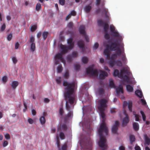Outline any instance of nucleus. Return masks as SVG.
I'll return each instance as SVG.
<instances>
[{
	"instance_id": "nucleus-18",
	"label": "nucleus",
	"mask_w": 150,
	"mask_h": 150,
	"mask_svg": "<svg viewBox=\"0 0 150 150\" xmlns=\"http://www.w3.org/2000/svg\"><path fill=\"white\" fill-rule=\"evenodd\" d=\"M92 9V6L91 4L86 5L84 8L85 11L86 13H89Z\"/></svg>"
},
{
	"instance_id": "nucleus-56",
	"label": "nucleus",
	"mask_w": 150,
	"mask_h": 150,
	"mask_svg": "<svg viewBox=\"0 0 150 150\" xmlns=\"http://www.w3.org/2000/svg\"><path fill=\"white\" fill-rule=\"evenodd\" d=\"M64 113L63 109L62 108H60L59 110V113L60 115L62 116Z\"/></svg>"
},
{
	"instance_id": "nucleus-49",
	"label": "nucleus",
	"mask_w": 150,
	"mask_h": 150,
	"mask_svg": "<svg viewBox=\"0 0 150 150\" xmlns=\"http://www.w3.org/2000/svg\"><path fill=\"white\" fill-rule=\"evenodd\" d=\"M56 82L58 84H60L61 83V77H59L56 79Z\"/></svg>"
},
{
	"instance_id": "nucleus-39",
	"label": "nucleus",
	"mask_w": 150,
	"mask_h": 150,
	"mask_svg": "<svg viewBox=\"0 0 150 150\" xmlns=\"http://www.w3.org/2000/svg\"><path fill=\"white\" fill-rule=\"evenodd\" d=\"M63 70L62 67L61 65H59L57 67V71L58 73H60Z\"/></svg>"
},
{
	"instance_id": "nucleus-55",
	"label": "nucleus",
	"mask_w": 150,
	"mask_h": 150,
	"mask_svg": "<svg viewBox=\"0 0 150 150\" xmlns=\"http://www.w3.org/2000/svg\"><path fill=\"white\" fill-rule=\"evenodd\" d=\"M80 68V66L79 64H76L75 66V69L76 70L79 71Z\"/></svg>"
},
{
	"instance_id": "nucleus-44",
	"label": "nucleus",
	"mask_w": 150,
	"mask_h": 150,
	"mask_svg": "<svg viewBox=\"0 0 150 150\" xmlns=\"http://www.w3.org/2000/svg\"><path fill=\"white\" fill-rule=\"evenodd\" d=\"M37 28V25H32L30 28V30L32 32H34Z\"/></svg>"
},
{
	"instance_id": "nucleus-25",
	"label": "nucleus",
	"mask_w": 150,
	"mask_h": 150,
	"mask_svg": "<svg viewBox=\"0 0 150 150\" xmlns=\"http://www.w3.org/2000/svg\"><path fill=\"white\" fill-rule=\"evenodd\" d=\"M135 94L140 98L142 97V92L139 90H137L135 91Z\"/></svg>"
},
{
	"instance_id": "nucleus-3",
	"label": "nucleus",
	"mask_w": 150,
	"mask_h": 150,
	"mask_svg": "<svg viewBox=\"0 0 150 150\" xmlns=\"http://www.w3.org/2000/svg\"><path fill=\"white\" fill-rule=\"evenodd\" d=\"M106 48L103 52L104 55L107 56V57H109L110 54V51H116L117 48L119 47V44L116 42H112L110 45L106 44Z\"/></svg>"
},
{
	"instance_id": "nucleus-58",
	"label": "nucleus",
	"mask_w": 150,
	"mask_h": 150,
	"mask_svg": "<svg viewBox=\"0 0 150 150\" xmlns=\"http://www.w3.org/2000/svg\"><path fill=\"white\" fill-rule=\"evenodd\" d=\"M122 60L124 62L126 61V58L125 57V54H123L122 55Z\"/></svg>"
},
{
	"instance_id": "nucleus-24",
	"label": "nucleus",
	"mask_w": 150,
	"mask_h": 150,
	"mask_svg": "<svg viewBox=\"0 0 150 150\" xmlns=\"http://www.w3.org/2000/svg\"><path fill=\"white\" fill-rule=\"evenodd\" d=\"M18 82L16 81H14L12 82L11 86L13 89H15L16 87L18 85Z\"/></svg>"
},
{
	"instance_id": "nucleus-41",
	"label": "nucleus",
	"mask_w": 150,
	"mask_h": 150,
	"mask_svg": "<svg viewBox=\"0 0 150 150\" xmlns=\"http://www.w3.org/2000/svg\"><path fill=\"white\" fill-rule=\"evenodd\" d=\"M122 78H123L124 81H126L128 83H129V77L126 75L123 76V77Z\"/></svg>"
},
{
	"instance_id": "nucleus-46",
	"label": "nucleus",
	"mask_w": 150,
	"mask_h": 150,
	"mask_svg": "<svg viewBox=\"0 0 150 150\" xmlns=\"http://www.w3.org/2000/svg\"><path fill=\"white\" fill-rule=\"evenodd\" d=\"M59 136L60 139L62 140L64 139L65 138V135L63 132H60Z\"/></svg>"
},
{
	"instance_id": "nucleus-59",
	"label": "nucleus",
	"mask_w": 150,
	"mask_h": 150,
	"mask_svg": "<svg viewBox=\"0 0 150 150\" xmlns=\"http://www.w3.org/2000/svg\"><path fill=\"white\" fill-rule=\"evenodd\" d=\"M12 61L14 64H16L17 62V60L15 57H13L12 58Z\"/></svg>"
},
{
	"instance_id": "nucleus-63",
	"label": "nucleus",
	"mask_w": 150,
	"mask_h": 150,
	"mask_svg": "<svg viewBox=\"0 0 150 150\" xmlns=\"http://www.w3.org/2000/svg\"><path fill=\"white\" fill-rule=\"evenodd\" d=\"M59 4L62 5H64L65 3V0H59Z\"/></svg>"
},
{
	"instance_id": "nucleus-37",
	"label": "nucleus",
	"mask_w": 150,
	"mask_h": 150,
	"mask_svg": "<svg viewBox=\"0 0 150 150\" xmlns=\"http://www.w3.org/2000/svg\"><path fill=\"white\" fill-rule=\"evenodd\" d=\"M48 34V32L47 31L43 32L42 34V36L44 40H45L46 39Z\"/></svg>"
},
{
	"instance_id": "nucleus-23",
	"label": "nucleus",
	"mask_w": 150,
	"mask_h": 150,
	"mask_svg": "<svg viewBox=\"0 0 150 150\" xmlns=\"http://www.w3.org/2000/svg\"><path fill=\"white\" fill-rule=\"evenodd\" d=\"M126 89L128 92H132L133 91V88L132 86L129 84L126 86Z\"/></svg>"
},
{
	"instance_id": "nucleus-31",
	"label": "nucleus",
	"mask_w": 150,
	"mask_h": 150,
	"mask_svg": "<svg viewBox=\"0 0 150 150\" xmlns=\"http://www.w3.org/2000/svg\"><path fill=\"white\" fill-rule=\"evenodd\" d=\"M109 28V25L106 23H105L104 25V30L105 32H108Z\"/></svg>"
},
{
	"instance_id": "nucleus-20",
	"label": "nucleus",
	"mask_w": 150,
	"mask_h": 150,
	"mask_svg": "<svg viewBox=\"0 0 150 150\" xmlns=\"http://www.w3.org/2000/svg\"><path fill=\"white\" fill-rule=\"evenodd\" d=\"M46 114V113L45 112H44L43 113V116H42L40 119V121L42 125L44 124L45 122V117Z\"/></svg>"
},
{
	"instance_id": "nucleus-53",
	"label": "nucleus",
	"mask_w": 150,
	"mask_h": 150,
	"mask_svg": "<svg viewBox=\"0 0 150 150\" xmlns=\"http://www.w3.org/2000/svg\"><path fill=\"white\" fill-rule=\"evenodd\" d=\"M4 137L6 139L8 140L10 139V136L8 133H6L4 135Z\"/></svg>"
},
{
	"instance_id": "nucleus-36",
	"label": "nucleus",
	"mask_w": 150,
	"mask_h": 150,
	"mask_svg": "<svg viewBox=\"0 0 150 150\" xmlns=\"http://www.w3.org/2000/svg\"><path fill=\"white\" fill-rule=\"evenodd\" d=\"M81 60L83 63L86 64L88 62V59L86 57H82Z\"/></svg>"
},
{
	"instance_id": "nucleus-19",
	"label": "nucleus",
	"mask_w": 150,
	"mask_h": 150,
	"mask_svg": "<svg viewBox=\"0 0 150 150\" xmlns=\"http://www.w3.org/2000/svg\"><path fill=\"white\" fill-rule=\"evenodd\" d=\"M124 73H125L127 74H128L129 73V71L128 70L125 69V68L121 69L120 71V76L123 78Z\"/></svg>"
},
{
	"instance_id": "nucleus-57",
	"label": "nucleus",
	"mask_w": 150,
	"mask_h": 150,
	"mask_svg": "<svg viewBox=\"0 0 150 150\" xmlns=\"http://www.w3.org/2000/svg\"><path fill=\"white\" fill-rule=\"evenodd\" d=\"M23 105L24 108L23 109V112H25L27 109V106L25 102H23Z\"/></svg>"
},
{
	"instance_id": "nucleus-51",
	"label": "nucleus",
	"mask_w": 150,
	"mask_h": 150,
	"mask_svg": "<svg viewBox=\"0 0 150 150\" xmlns=\"http://www.w3.org/2000/svg\"><path fill=\"white\" fill-rule=\"evenodd\" d=\"M134 115L135 116L136 121H139V115L138 114H136L135 113H134Z\"/></svg>"
},
{
	"instance_id": "nucleus-35",
	"label": "nucleus",
	"mask_w": 150,
	"mask_h": 150,
	"mask_svg": "<svg viewBox=\"0 0 150 150\" xmlns=\"http://www.w3.org/2000/svg\"><path fill=\"white\" fill-rule=\"evenodd\" d=\"M105 23L102 20H99L98 21V23L99 26H103L104 25Z\"/></svg>"
},
{
	"instance_id": "nucleus-54",
	"label": "nucleus",
	"mask_w": 150,
	"mask_h": 150,
	"mask_svg": "<svg viewBox=\"0 0 150 150\" xmlns=\"http://www.w3.org/2000/svg\"><path fill=\"white\" fill-rule=\"evenodd\" d=\"M12 34L11 33L9 34L7 36V38L8 40L9 41H10L12 39Z\"/></svg>"
},
{
	"instance_id": "nucleus-5",
	"label": "nucleus",
	"mask_w": 150,
	"mask_h": 150,
	"mask_svg": "<svg viewBox=\"0 0 150 150\" xmlns=\"http://www.w3.org/2000/svg\"><path fill=\"white\" fill-rule=\"evenodd\" d=\"M106 59L109 60L108 62V64L110 67H113L114 66V64L115 62V60L117 58V55L116 53H114L110 57V54L109 57H107L106 56Z\"/></svg>"
},
{
	"instance_id": "nucleus-50",
	"label": "nucleus",
	"mask_w": 150,
	"mask_h": 150,
	"mask_svg": "<svg viewBox=\"0 0 150 150\" xmlns=\"http://www.w3.org/2000/svg\"><path fill=\"white\" fill-rule=\"evenodd\" d=\"M104 35V38L106 40H109L110 38V36L107 32H105Z\"/></svg>"
},
{
	"instance_id": "nucleus-16",
	"label": "nucleus",
	"mask_w": 150,
	"mask_h": 150,
	"mask_svg": "<svg viewBox=\"0 0 150 150\" xmlns=\"http://www.w3.org/2000/svg\"><path fill=\"white\" fill-rule=\"evenodd\" d=\"M67 129V127L66 125L65 124H63L61 125L57 129V131H59L62 130H66Z\"/></svg>"
},
{
	"instance_id": "nucleus-1",
	"label": "nucleus",
	"mask_w": 150,
	"mask_h": 150,
	"mask_svg": "<svg viewBox=\"0 0 150 150\" xmlns=\"http://www.w3.org/2000/svg\"><path fill=\"white\" fill-rule=\"evenodd\" d=\"M107 100L106 99H102L99 101V105L98 107V109L100 112V116L102 120V123L98 130V132L100 138L98 144L99 146L102 148V150H105L107 147L106 143V139L104 137V135L103 134L104 133L105 135L106 136L108 133V129L105 123V114L104 112L105 108L107 107Z\"/></svg>"
},
{
	"instance_id": "nucleus-12",
	"label": "nucleus",
	"mask_w": 150,
	"mask_h": 150,
	"mask_svg": "<svg viewBox=\"0 0 150 150\" xmlns=\"http://www.w3.org/2000/svg\"><path fill=\"white\" fill-rule=\"evenodd\" d=\"M64 54L63 53H58L55 56V59H59L62 62H63L64 61V59L63 57V55Z\"/></svg>"
},
{
	"instance_id": "nucleus-61",
	"label": "nucleus",
	"mask_w": 150,
	"mask_h": 150,
	"mask_svg": "<svg viewBox=\"0 0 150 150\" xmlns=\"http://www.w3.org/2000/svg\"><path fill=\"white\" fill-rule=\"evenodd\" d=\"M6 28V25L5 23H4L1 27V30L2 31H4Z\"/></svg>"
},
{
	"instance_id": "nucleus-14",
	"label": "nucleus",
	"mask_w": 150,
	"mask_h": 150,
	"mask_svg": "<svg viewBox=\"0 0 150 150\" xmlns=\"http://www.w3.org/2000/svg\"><path fill=\"white\" fill-rule=\"evenodd\" d=\"M60 48L62 50V52L63 54H65L66 53L68 50H70L68 48V46L67 47L66 46L61 45L60 46Z\"/></svg>"
},
{
	"instance_id": "nucleus-52",
	"label": "nucleus",
	"mask_w": 150,
	"mask_h": 150,
	"mask_svg": "<svg viewBox=\"0 0 150 150\" xmlns=\"http://www.w3.org/2000/svg\"><path fill=\"white\" fill-rule=\"evenodd\" d=\"M67 148V144H64L62 146V150H66Z\"/></svg>"
},
{
	"instance_id": "nucleus-9",
	"label": "nucleus",
	"mask_w": 150,
	"mask_h": 150,
	"mask_svg": "<svg viewBox=\"0 0 150 150\" xmlns=\"http://www.w3.org/2000/svg\"><path fill=\"white\" fill-rule=\"evenodd\" d=\"M123 114L125 117L123 119L122 125L123 126H125L129 122V119L128 115L127 114L126 110L124 111Z\"/></svg>"
},
{
	"instance_id": "nucleus-15",
	"label": "nucleus",
	"mask_w": 150,
	"mask_h": 150,
	"mask_svg": "<svg viewBox=\"0 0 150 150\" xmlns=\"http://www.w3.org/2000/svg\"><path fill=\"white\" fill-rule=\"evenodd\" d=\"M116 91L117 95H119L120 92L123 93V90L122 86L120 85L119 86L116 88Z\"/></svg>"
},
{
	"instance_id": "nucleus-2",
	"label": "nucleus",
	"mask_w": 150,
	"mask_h": 150,
	"mask_svg": "<svg viewBox=\"0 0 150 150\" xmlns=\"http://www.w3.org/2000/svg\"><path fill=\"white\" fill-rule=\"evenodd\" d=\"M63 86L65 87L64 89V97L66 100V110L70 111L71 106L69 105L73 104L75 101V96L74 94V89L75 87V82L69 83L66 81H64Z\"/></svg>"
},
{
	"instance_id": "nucleus-62",
	"label": "nucleus",
	"mask_w": 150,
	"mask_h": 150,
	"mask_svg": "<svg viewBox=\"0 0 150 150\" xmlns=\"http://www.w3.org/2000/svg\"><path fill=\"white\" fill-rule=\"evenodd\" d=\"M141 101L142 102V104L143 105H146V103L145 100L143 99H141Z\"/></svg>"
},
{
	"instance_id": "nucleus-42",
	"label": "nucleus",
	"mask_w": 150,
	"mask_h": 150,
	"mask_svg": "<svg viewBox=\"0 0 150 150\" xmlns=\"http://www.w3.org/2000/svg\"><path fill=\"white\" fill-rule=\"evenodd\" d=\"M140 112L142 115L143 120L144 121H145L146 119V116L144 112L142 110H141L140 111Z\"/></svg>"
},
{
	"instance_id": "nucleus-40",
	"label": "nucleus",
	"mask_w": 150,
	"mask_h": 150,
	"mask_svg": "<svg viewBox=\"0 0 150 150\" xmlns=\"http://www.w3.org/2000/svg\"><path fill=\"white\" fill-rule=\"evenodd\" d=\"M74 26V24L72 22H69L67 25V27L70 29H72Z\"/></svg>"
},
{
	"instance_id": "nucleus-48",
	"label": "nucleus",
	"mask_w": 150,
	"mask_h": 150,
	"mask_svg": "<svg viewBox=\"0 0 150 150\" xmlns=\"http://www.w3.org/2000/svg\"><path fill=\"white\" fill-rule=\"evenodd\" d=\"M72 57L73 58L76 57H77L78 54L77 52L75 51H73L71 55Z\"/></svg>"
},
{
	"instance_id": "nucleus-8",
	"label": "nucleus",
	"mask_w": 150,
	"mask_h": 150,
	"mask_svg": "<svg viewBox=\"0 0 150 150\" xmlns=\"http://www.w3.org/2000/svg\"><path fill=\"white\" fill-rule=\"evenodd\" d=\"M35 40L34 37L33 36L30 37L28 42L31 43L30 50L33 52H34L35 49V44L34 42Z\"/></svg>"
},
{
	"instance_id": "nucleus-26",
	"label": "nucleus",
	"mask_w": 150,
	"mask_h": 150,
	"mask_svg": "<svg viewBox=\"0 0 150 150\" xmlns=\"http://www.w3.org/2000/svg\"><path fill=\"white\" fill-rule=\"evenodd\" d=\"M105 92V90L102 87L99 88L98 89V92L99 95L103 94Z\"/></svg>"
},
{
	"instance_id": "nucleus-43",
	"label": "nucleus",
	"mask_w": 150,
	"mask_h": 150,
	"mask_svg": "<svg viewBox=\"0 0 150 150\" xmlns=\"http://www.w3.org/2000/svg\"><path fill=\"white\" fill-rule=\"evenodd\" d=\"M109 86L112 88H115V85L114 84V82L112 80H110V83H109Z\"/></svg>"
},
{
	"instance_id": "nucleus-30",
	"label": "nucleus",
	"mask_w": 150,
	"mask_h": 150,
	"mask_svg": "<svg viewBox=\"0 0 150 150\" xmlns=\"http://www.w3.org/2000/svg\"><path fill=\"white\" fill-rule=\"evenodd\" d=\"M114 64V66L116 64L117 66L121 67L122 65V63L120 60L115 61Z\"/></svg>"
},
{
	"instance_id": "nucleus-32",
	"label": "nucleus",
	"mask_w": 150,
	"mask_h": 150,
	"mask_svg": "<svg viewBox=\"0 0 150 150\" xmlns=\"http://www.w3.org/2000/svg\"><path fill=\"white\" fill-rule=\"evenodd\" d=\"M117 56H120L122 54V51L119 47L116 50V53Z\"/></svg>"
},
{
	"instance_id": "nucleus-45",
	"label": "nucleus",
	"mask_w": 150,
	"mask_h": 150,
	"mask_svg": "<svg viewBox=\"0 0 150 150\" xmlns=\"http://www.w3.org/2000/svg\"><path fill=\"white\" fill-rule=\"evenodd\" d=\"M73 57L71 55H68L67 57V61L69 62H71L72 60Z\"/></svg>"
},
{
	"instance_id": "nucleus-4",
	"label": "nucleus",
	"mask_w": 150,
	"mask_h": 150,
	"mask_svg": "<svg viewBox=\"0 0 150 150\" xmlns=\"http://www.w3.org/2000/svg\"><path fill=\"white\" fill-rule=\"evenodd\" d=\"M80 144L82 148L84 149H91L92 145V141L89 137L86 140L81 141Z\"/></svg>"
},
{
	"instance_id": "nucleus-33",
	"label": "nucleus",
	"mask_w": 150,
	"mask_h": 150,
	"mask_svg": "<svg viewBox=\"0 0 150 150\" xmlns=\"http://www.w3.org/2000/svg\"><path fill=\"white\" fill-rule=\"evenodd\" d=\"M69 72L68 70L66 71L65 73L63 75L65 79H68L69 77Z\"/></svg>"
},
{
	"instance_id": "nucleus-17",
	"label": "nucleus",
	"mask_w": 150,
	"mask_h": 150,
	"mask_svg": "<svg viewBox=\"0 0 150 150\" xmlns=\"http://www.w3.org/2000/svg\"><path fill=\"white\" fill-rule=\"evenodd\" d=\"M85 29V27L84 25H81L79 29V30L80 34L83 35H85L86 34Z\"/></svg>"
},
{
	"instance_id": "nucleus-7",
	"label": "nucleus",
	"mask_w": 150,
	"mask_h": 150,
	"mask_svg": "<svg viewBox=\"0 0 150 150\" xmlns=\"http://www.w3.org/2000/svg\"><path fill=\"white\" fill-rule=\"evenodd\" d=\"M86 73L92 76H97L98 72L97 69H94L91 67L88 68L86 69Z\"/></svg>"
},
{
	"instance_id": "nucleus-64",
	"label": "nucleus",
	"mask_w": 150,
	"mask_h": 150,
	"mask_svg": "<svg viewBox=\"0 0 150 150\" xmlns=\"http://www.w3.org/2000/svg\"><path fill=\"white\" fill-rule=\"evenodd\" d=\"M28 122L30 124H32L34 122L33 120L30 118H29L28 119Z\"/></svg>"
},
{
	"instance_id": "nucleus-6",
	"label": "nucleus",
	"mask_w": 150,
	"mask_h": 150,
	"mask_svg": "<svg viewBox=\"0 0 150 150\" xmlns=\"http://www.w3.org/2000/svg\"><path fill=\"white\" fill-rule=\"evenodd\" d=\"M110 31L112 32V35L113 36L116 37L120 41H121L122 40V37L115 30V28L113 25H110Z\"/></svg>"
},
{
	"instance_id": "nucleus-22",
	"label": "nucleus",
	"mask_w": 150,
	"mask_h": 150,
	"mask_svg": "<svg viewBox=\"0 0 150 150\" xmlns=\"http://www.w3.org/2000/svg\"><path fill=\"white\" fill-rule=\"evenodd\" d=\"M113 74L114 76H118L119 78H122V77L120 76V72H119V70L117 69L114 70Z\"/></svg>"
},
{
	"instance_id": "nucleus-38",
	"label": "nucleus",
	"mask_w": 150,
	"mask_h": 150,
	"mask_svg": "<svg viewBox=\"0 0 150 150\" xmlns=\"http://www.w3.org/2000/svg\"><path fill=\"white\" fill-rule=\"evenodd\" d=\"M103 13H104V14H105V16L106 18L108 17V16L107 14L108 12V9H106L105 8L103 7Z\"/></svg>"
},
{
	"instance_id": "nucleus-13",
	"label": "nucleus",
	"mask_w": 150,
	"mask_h": 150,
	"mask_svg": "<svg viewBox=\"0 0 150 150\" xmlns=\"http://www.w3.org/2000/svg\"><path fill=\"white\" fill-rule=\"evenodd\" d=\"M108 73L104 71H101L99 76V78L100 79H104L105 77L108 76Z\"/></svg>"
},
{
	"instance_id": "nucleus-28",
	"label": "nucleus",
	"mask_w": 150,
	"mask_h": 150,
	"mask_svg": "<svg viewBox=\"0 0 150 150\" xmlns=\"http://www.w3.org/2000/svg\"><path fill=\"white\" fill-rule=\"evenodd\" d=\"M145 144L149 145L150 144V139L146 135L145 136Z\"/></svg>"
},
{
	"instance_id": "nucleus-47",
	"label": "nucleus",
	"mask_w": 150,
	"mask_h": 150,
	"mask_svg": "<svg viewBox=\"0 0 150 150\" xmlns=\"http://www.w3.org/2000/svg\"><path fill=\"white\" fill-rule=\"evenodd\" d=\"M41 8V4L39 3H38L37 4L36 6V10L37 11H39L40 9Z\"/></svg>"
},
{
	"instance_id": "nucleus-60",
	"label": "nucleus",
	"mask_w": 150,
	"mask_h": 150,
	"mask_svg": "<svg viewBox=\"0 0 150 150\" xmlns=\"http://www.w3.org/2000/svg\"><path fill=\"white\" fill-rule=\"evenodd\" d=\"M2 80L3 82H6L7 80V77L6 76H4L2 78Z\"/></svg>"
},
{
	"instance_id": "nucleus-21",
	"label": "nucleus",
	"mask_w": 150,
	"mask_h": 150,
	"mask_svg": "<svg viewBox=\"0 0 150 150\" xmlns=\"http://www.w3.org/2000/svg\"><path fill=\"white\" fill-rule=\"evenodd\" d=\"M77 44L79 47L82 49H83L84 47V43L83 41L80 40L77 42Z\"/></svg>"
},
{
	"instance_id": "nucleus-10",
	"label": "nucleus",
	"mask_w": 150,
	"mask_h": 150,
	"mask_svg": "<svg viewBox=\"0 0 150 150\" xmlns=\"http://www.w3.org/2000/svg\"><path fill=\"white\" fill-rule=\"evenodd\" d=\"M119 125V123L118 121L115 122V124L112 127V132L114 134H116L118 130V127Z\"/></svg>"
},
{
	"instance_id": "nucleus-11",
	"label": "nucleus",
	"mask_w": 150,
	"mask_h": 150,
	"mask_svg": "<svg viewBox=\"0 0 150 150\" xmlns=\"http://www.w3.org/2000/svg\"><path fill=\"white\" fill-rule=\"evenodd\" d=\"M67 43L69 45L68 48L69 49H72L74 47V43L73 42V39L71 38L67 40Z\"/></svg>"
},
{
	"instance_id": "nucleus-27",
	"label": "nucleus",
	"mask_w": 150,
	"mask_h": 150,
	"mask_svg": "<svg viewBox=\"0 0 150 150\" xmlns=\"http://www.w3.org/2000/svg\"><path fill=\"white\" fill-rule=\"evenodd\" d=\"M133 127L134 129L136 131H137L139 129V124L137 122H134L133 124Z\"/></svg>"
},
{
	"instance_id": "nucleus-34",
	"label": "nucleus",
	"mask_w": 150,
	"mask_h": 150,
	"mask_svg": "<svg viewBox=\"0 0 150 150\" xmlns=\"http://www.w3.org/2000/svg\"><path fill=\"white\" fill-rule=\"evenodd\" d=\"M132 102H129L128 104V107L129 110L130 112H132Z\"/></svg>"
},
{
	"instance_id": "nucleus-29",
	"label": "nucleus",
	"mask_w": 150,
	"mask_h": 150,
	"mask_svg": "<svg viewBox=\"0 0 150 150\" xmlns=\"http://www.w3.org/2000/svg\"><path fill=\"white\" fill-rule=\"evenodd\" d=\"M129 139L131 144H132L133 142L135 141V138L134 136L132 135H131L129 136Z\"/></svg>"
}]
</instances>
